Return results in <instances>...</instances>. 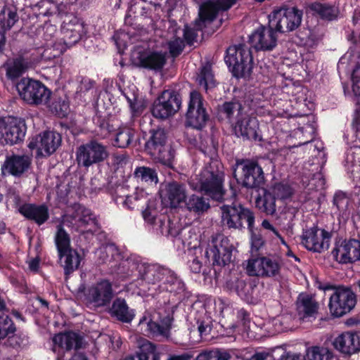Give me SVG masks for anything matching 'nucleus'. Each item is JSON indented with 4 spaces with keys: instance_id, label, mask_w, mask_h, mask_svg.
<instances>
[{
    "instance_id": "nucleus-1",
    "label": "nucleus",
    "mask_w": 360,
    "mask_h": 360,
    "mask_svg": "<svg viewBox=\"0 0 360 360\" xmlns=\"http://www.w3.org/2000/svg\"><path fill=\"white\" fill-rule=\"evenodd\" d=\"M228 200L221 207V222L224 227L230 230L242 231L247 228L249 232L255 231V213L236 198Z\"/></svg>"
},
{
    "instance_id": "nucleus-2",
    "label": "nucleus",
    "mask_w": 360,
    "mask_h": 360,
    "mask_svg": "<svg viewBox=\"0 0 360 360\" xmlns=\"http://www.w3.org/2000/svg\"><path fill=\"white\" fill-rule=\"evenodd\" d=\"M146 136L144 144L146 153L165 168L174 169L175 150L168 141L167 131L160 127L151 129Z\"/></svg>"
},
{
    "instance_id": "nucleus-3",
    "label": "nucleus",
    "mask_w": 360,
    "mask_h": 360,
    "mask_svg": "<svg viewBox=\"0 0 360 360\" xmlns=\"http://www.w3.org/2000/svg\"><path fill=\"white\" fill-rule=\"evenodd\" d=\"M234 247L230 240L224 235L212 236L204 252L205 264L212 266L213 276L217 278L221 269L229 265L232 259Z\"/></svg>"
},
{
    "instance_id": "nucleus-4",
    "label": "nucleus",
    "mask_w": 360,
    "mask_h": 360,
    "mask_svg": "<svg viewBox=\"0 0 360 360\" xmlns=\"http://www.w3.org/2000/svg\"><path fill=\"white\" fill-rule=\"evenodd\" d=\"M224 62L233 77L250 78L254 67L251 47L245 44L229 46L225 51Z\"/></svg>"
},
{
    "instance_id": "nucleus-5",
    "label": "nucleus",
    "mask_w": 360,
    "mask_h": 360,
    "mask_svg": "<svg viewBox=\"0 0 360 360\" xmlns=\"http://www.w3.org/2000/svg\"><path fill=\"white\" fill-rule=\"evenodd\" d=\"M225 174L218 165L212 162L206 166L197 178L195 189L217 201L224 200Z\"/></svg>"
},
{
    "instance_id": "nucleus-6",
    "label": "nucleus",
    "mask_w": 360,
    "mask_h": 360,
    "mask_svg": "<svg viewBox=\"0 0 360 360\" xmlns=\"http://www.w3.org/2000/svg\"><path fill=\"white\" fill-rule=\"evenodd\" d=\"M316 287L323 291L335 289L329 300V310L333 317H341L350 312L356 304V295L351 288L335 287L330 283L316 282Z\"/></svg>"
},
{
    "instance_id": "nucleus-7",
    "label": "nucleus",
    "mask_w": 360,
    "mask_h": 360,
    "mask_svg": "<svg viewBox=\"0 0 360 360\" xmlns=\"http://www.w3.org/2000/svg\"><path fill=\"white\" fill-rule=\"evenodd\" d=\"M236 169L233 176L237 182L246 188H262L265 183L262 167L253 160L240 159L236 160Z\"/></svg>"
},
{
    "instance_id": "nucleus-8",
    "label": "nucleus",
    "mask_w": 360,
    "mask_h": 360,
    "mask_svg": "<svg viewBox=\"0 0 360 360\" xmlns=\"http://www.w3.org/2000/svg\"><path fill=\"white\" fill-rule=\"evenodd\" d=\"M20 97L27 104H47L52 91L41 81L22 77L16 84Z\"/></svg>"
},
{
    "instance_id": "nucleus-9",
    "label": "nucleus",
    "mask_w": 360,
    "mask_h": 360,
    "mask_svg": "<svg viewBox=\"0 0 360 360\" xmlns=\"http://www.w3.org/2000/svg\"><path fill=\"white\" fill-rule=\"evenodd\" d=\"M303 11L296 6H283L274 9L269 15L271 25L278 33L297 30L301 25Z\"/></svg>"
},
{
    "instance_id": "nucleus-10",
    "label": "nucleus",
    "mask_w": 360,
    "mask_h": 360,
    "mask_svg": "<svg viewBox=\"0 0 360 360\" xmlns=\"http://www.w3.org/2000/svg\"><path fill=\"white\" fill-rule=\"evenodd\" d=\"M28 343L27 334L17 328L10 316L4 314L0 315V344L5 348L19 351Z\"/></svg>"
},
{
    "instance_id": "nucleus-11",
    "label": "nucleus",
    "mask_w": 360,
    "mask_h": 360,
    "mask_svg": "<svg viewBox=\"0 0 360 360\" xmlns=\"http://www.w3.org/2000/svg\"><path fill=\"white\" fill-rule=\"evenodd\" d=\"M107 146L96 139H91L77 148L76 160L79 167L89 168L99 165L108 158Z\"/></svg>"
},
{
    "instance_id": "nucleus-12",
    "label": "nucleus",
    "mask_w": 360,
    "mask_h": 360,
    "mask_svg": "<svg viewBox=\"0 0 360 360\" xmlns=\"http://www.w3.org/2000/svg\"><path fill=\"white\" fill-rule=\"evenodd\" d=\"M181 103V96L179 91L172 89L164 90L154 101L151 113L156 118L165 120L180 110Z\"/></svg>"
},
{
    "instance_id": "nucleus-13",
    "label": "nucleus",
    "mask_w": 360,
    "mask_h": 360,
    "mask_svg": "<svg viewBox=\"0 0 360 360\" xmlns=\"http://www.w3.org/2000/svg\"><path fill=\"white\" fill-rule=\"evenodd\" d=\"M210 120V115L205 107L202 96L197 91L190 93L185 124L193 129L202 130Z\"/></svg>"
},
{
    "instance_id": "nucleus-14",
    "label": "nucleus",
    "mask_w": 360,
    "mask_h": 360,
    "mask_svg": "<svg viewBox=\"0 0 360 360\" xmlns=\"http://www.w3.org/2000/svg\"><path fill=\"white\" fill-rule=\"evenodd\" d=\"M331 254L333 259L340 264H353L360 261V240L339 238L335 242Z\"/></svg>"
},
{
    "instance_id": "nucleus-15",
    "label": "nucleus",
    "mask_w": 360,
    "mask_h": 360,
    "mask_svg": "<svg viewBox=\"0 0 360 360\" xmlns=\"http://www.w3.org/2000/svg\"><path fill=\"white\" fill-rule=\"evenodd\" d=\"M231 127L233 134L238 138L255 141L263 140L260 134L259 121L255 116L243 112L239 115Z\"/></svg>"
},
{
    "instance_id": "nucleus-16",
    "label": "nucleus",
    "mask_w": 360,
    "mask_h": 360,
    "mask_svg": "<svg viewBox=\"0 0 360 360\" xmlns=\"http://www.w3.org/2000/svg\"><path fill=\"white\" fill-rule=\"evenodd\" d=\"M278 33L269 20L267 25H260L254 30L249 41L257 51H272L277 46Z\"/></svg>"
},
{
    "instance_id": "nucleus-17",
    "label": "nucleus",
    "mask_w": 360,
    "mask_h": 360,
    "mask_svg": "<svg viewBox=\"0 0 360 360\" xmlns=\"http://www.w3.org/2000/svg\"><path fill=\"white\" fill-rule=\"evenodd\" d=\"M27 132L25 121L17 117H11L3 126H0L2 144L13 146L22 143Z\"/></svg>"
},
{
    "instance_id": "nucleus-18",
    "label": "nucleus",
    "mask_w": 360,
    "mask_h": 360,
    "mask_svg": "<svg viewBox=\"0 0 360 360\" xmlns=\"http://www.w3.org/2000/svg\"><path fill=\"white\" fill-rule=\"evenodd\" d=\"M112 283L108 279H101L89 286L85 293L86 300L98 307L109 305L114 297Z\"/></svg>"
},
{
    "instance_id": "nucleus-19",
    "label": "nucleus",
    "mask_w": 360,
    "mask_h": 360,
    "mask_svg": "<svg viewBox=\"0 0 360 360\" xmlns=\"http://www.w3.org/2000/svg\"><path fill=\"white\" fill-rule=\"evenodd\" d=\"M281 264L270 257H258L248 260L247 271L250 276L274 278L280 275Z\"/></svg>"
},
{
    "instance_id": "nucleus-20",
    "label": "nucleus",
    "mask_w": 360,
    "mask_h": 360,
    "mask_svg": "<svg viewBox=\"0 0 360 360\" xmlns=\"http://www.w3.org/2000/svg\"><path fill=\"white\" fill-rule=\"evenodd\" d=\"M319 231L317 226L303 231L301 243L307 250L321 253L329 248L331 233L325 229H321L320 238L318 235Z\"/></svg>"
},
{
    "instance_id": "nucleus-21",
    "label": "nucleus",
    "mask_w": 360,
    "mask_h": 360,
    "mask_svg": "<svg viewBox=\"0 0 360 360\" xmlns=\"http://www.w3.org/2000/svg\"><path fill=\"white\" fill-rule=\"evenodd\" d=\"M62 139L59 133L46 131L39 136L32 138L27 147L30 150L37 149L38 155L49 157L56 151Z\"/></svg>"
},
{
    "instance_id": "nucleus-22",
    "label": "nucleus",
    "mask_w": 360,
    "mask_h": 360,
    "mask_svg": "<svg viewBox=\"0 0 360 360\" xmlns=\"http://www.w3.org/2000/svg\"><path fill=\"white\" fill-rule=\"evenodd\" d=\"M32 165V158L26 154H7L1 165L3 176H12L20 178L28 172Z\"/></svg>"
},
{
    "instance_id": "nucleus-23",
    "label": "nucleus",
    "mask_w": 360,
    "mask_h": 360,
    "mask_svg": "<svg viewBox=\"0 0 360 360\" xmlns=\"http://www.w3.org/2000/svg\"><path fill=\"white\" fill-rule=\"evenodd\" d=\"M160 195L163 203L172 208L186 202V188L184 184L172 181L162 185Z\"/></svg>"
},
{
    "instance_id": "nucleus-24",
    "label": "nucleus",
    "mask_w": 360,
    "mask_h": 360,
    "mask_svg": "<svg viewBox=\"0 0 360 360\" xmlns=\"http://www.w3.org/2000/svg\"><path fill=\"white\" fill-rule=\"evenodd\" d=\"M333 347L341 354L351 356L360 352V331H345L333 341Z\"/></svg>"
},
{
    "instance_id": "nucleus-25",
    "label": "nucleus",
    "mask_w": 360,
    "mask_h": 360,
    "mask_svg": "<svg viewBox=\"0 0 360 360\" xmlns=\"http://www.w3.org/2000/svg\"><path fill=\"white\" fill-rule=\"evenodd\" d=\"M352 129L355 135L353 145L346 153V166L352 173L359 171L360 167V111L352 122Z\"/></svg>"
},
{
    "instance_id": "nucleus-26",
    "label": "nucleus",
    "mask_w": 360,
    "mask_h": 360,
    "mask_svg": "<svg viewBox=\"0 0 360 360\" xmlns=\"http://www.w3.org/2000/svg\"><path fill=\"white\" fill-rule=\"evenodd\" d=\"M319 304L311 295L307 293H300L296 301L297 315L303 322H312L318 315Z\"/></svg>"
},
{
    "instance_id": "nucleus-27",
    "label": "nucleus",
    "mask_w": 360,
    "mask_h": 360,
    "mask_svg": "<svg viewBox=\"0 0 360 360\" xmlns=\"http://www.w3.org/2000/svg\"><path fill=\"white\" fill-rule=\"evenodd\" d=\"M18 212L27 220L40 226L50 218L48 206L43 204L23 203L18 207Z\"/></svg>"
},
{
    "instance_id": "nucleus-28",
    "label": "nucleus",
    "mask_w": 360,
    "mask_h": 360,
    "mask_svg": "<svg viewBox=\"0 0 360 360\" xmlns=\"http://www.w3.org/2000/svg\"><path fill=\"white\" fill-rule=\"evenodd\" d=\"M61 32L64 44L68 48H70L82 39L86 34V30L84 23L75 18L69 22H63Z\"/></svg>"
},
{
    "instance_id": "nucleus-29",
    "label": "nucleus",
    "mask_w": 360,
    "mask_h": 360,
    "mask_svg": "<svg viewBox=\"0 0 360 360\" xmlns=\"http://www.w3.org/2000/svg\"><path fill=\"white\" fill-rule=\"evenodd\" d=\"M136 66L155 72L161 71L167 63V55L162 51L141 52Z\"/></svg>"
},
{
    "instance_id": "nucleus-30",
    "label": "nucleus",
    "mask_w": 360,
    "mask_h": 360,
    "mask_svg": "<svg viewBox=\"0 0 360 360\" xmlns=\"http://www.w3.org/2000/svg\"><path fill=\"white\" fill-rule=\"evenodd\" d=\"M139 278L148 284L162 283L170 274V269L158 264H143L139 266Z\"/></svg>"
},
{
    "instance_id": "nucleus-31",
    "label": "nucleus",
    "mask_w": 360,
    "mask_h": 360,
    "mask_svg": "<svg viewBox=\"0 0 360 360\" xmlns=\"http://www.w3.org/2000/svg\"><path fill=\"white\" fill-rule=\"evenodd\" d=\"M243 106L240 100L233 98L230 101H226L217 107V117L219 121H226L233 124V120L238 119L239 115L243 113Z\"/></svg>"
},
{
    "instance_id": "nucleus-32",
    "label": "nucleus",
    "mask_w": 360,
    "mask_h": 360,
    "mask_svg": "<svg viewBox=\"0 0 360 360\" xmlns=\"http://www.w3.org/2000/svg\"><path fill=\"white\" fill-rule=\"evenodd\" d=\"M306 9L313 16L323 21L337 20L340 15L338 7L328 3L312 2L307 5Z\"/></svg>"
},
{
    "instance_id": "nucleus-33",
    "label": "nucleus",
    "mask_w": 360,
    "mask_h": 360,
    "mask_svg": "<svg viewBox=\"0 0 360 360\" xmlns=\"http://www.w3.org/2000/svg\"><path fill=\"white\" fill-rule=\"evenodd\" d=\"M162 290H165L172 294L175 297V301L179 302L183 301L186 296V285L184 282L176 274L170 269L165 280L159 285Z\"/></svg>"
},
{
    "instance_id": "nucleus-34",
    "label": "nucleus",
    "mask_w": 360,
    "mask_h": 360,
    "mask_svg": "<svg viewBox=\"0 0 360 360\" xmlns=\"http://www.w3.org/2000/svg\"><path fill=\"white\" fill-rule=\"evenodd\" d=\"M53 342L65 351L69 352L74 349L79 350L84 347V337L79 333L73 330H68L64 333H60L53 338Z\"/></svg>"
},
{
    "instance_id": "nucleus-35",
    "label": "nucleus",
    "mask_w": 360,
    "mask_h": 360,
    "mask_svg": "<svg viewBox=\"0 0 360 360\" xmlns=\"http://www.w3.org/2000/svg\"><path fill=\"white\" fill-rule=\"evenodd\" d=\"M172 321L173 319L167 316L163 319L162 323L160 324L152 321L150 319L148 320L146 316H143L139 320V326L141 327V330H143V326L146 327L144 331L146 333V335L148 336H166L171 328Z\"/></svg>"
},
{
    "instance_id": "nucleus-36",
    "label": "nucleus",
    "mask_w": 360,
    "mask_h": 360,
    "mask_svg": "<svg viewBox=\"0 0 360 360\" xmlns=\"http://www.w3.org/2000/svg\"><path fill=\"white\" fill-rule=\"evenodd\" d=\"M255 198L256 207L266 215L273 216L276 212V197L271 191L263 186L257 189Z\"/></svg>"
},
{
    "instance_id": "nucleus-37",
    "label": "nucleus",
    "mask_w": 360,
    "mask_h": 360,
    "mask_svg": "<svg viewBox=\"0 0 360 360\" xmlns=\"http://www.w3.org/2000/svg\"><path fill=\"white\" fill-rule=\"evenodd\" d=\"M109 313L117 321L125 323H130L135 317V310L130 309L126 300L122 297L113 300Z\"/></svg>"
},
{
    "instance_id": "nucleus-38",
    "label": "nucleus",
    "mask_w": 360,
    "mask_h": 360,
    "mask_svg": "<svg viewBox=\"0 0 360 360\" xmlns=\"http://www.w3.org/2000/svg\"><path fill=\"white\" fill-rule=\"evenodd\" d=\"M219 10L213 0L203 2L199 8L198 18L195 20V27L202 30L206 22H213L219 14Z\"/></svg>"
},
{
    "instance_id": "nucleus-39",
    "label": "nucleus",
    "mask_w": 360,
    "mask_h": 360,
    "mask_svg": "<svg viewBox=\"0 0 360 360\" xmlns=\"http://www.w3.org/2000/svg\"><path fill=\"white\" fill-rule=\"evenodd\" d=\"M58 255L65 277L69 276L79 267L82 257L77 250L72 248L66 250L63 255L60 253H58Z\"/></svg>"
},
{
    "instance_id": "nucleus-40",
    "label": "nucleus",
    "mask_w": 360,
    "mask_h": 360,
    "mask_svg": "<svg viewBox=\"0 0 360 360\" xmlns=\"http://www.w3.org/2000/svg\"><path fill=\"white\" fill-rule=\"evenodd\" d=\"M49 110L60 118L66 117L70 112V103L68 99L56 94H51L47 104H45Z\"/></svg>"
},
{
    "instance_id": "nucleus-41",
    "label": "nucleus",
    "mask_w": 360,
    "mask_h": 360,
    "mask_svg": "<svg viewBox=\"0 0 360 360\" xmlns=\"http://www.w3.org/2000/svg\"><path fill=\"white\" fill-rule=\"evenodd\" d=\"M194 321L197 326L200 336L202 338L209 335L213 328V319L210 313L207 312L205 309H201L195 312Z\"/></svg>"
},
{
    "instance_id": "nucleus-42",
    "label": "nucleus",
    "mask_w": 360,
    "mask_h": 360,
    "mask_svg": "<svg viewBox=\"0 0 360 360\" xmlns=\"http://www.w3.org/2000/svg\"><path fill=\"white\" fill-rule=\"evenodd\" d=\"M138 352H143L147 354L148 358L147 360H160V357L158 353L155 352V347L154 345L148 342L146 344H143L137 349ZM193 358V353L192 352H184L179 355H170L167 360H191Z\"/></svg>"
},
{
    "instance_id": "nucleus-43",
    "label": "nucleus",
    "mask_w": 360,
    "mask_h": 360,
    "mask_svg": "<svg viewBox=\"0 0 360 360\" xmlns=\"http://www.w3.org/2000/svg\"><path fill=\"white\" fill-rule=\"evenodd\" d=\"M17 9L13 6H4L0 8V30L6 32L18 21Z\"/></svg>"
},
{
    "instance_id": "nucleus-44",
    "label": "nucleus",
    "mask_w": 360,
    "mask_h": 360,
    "mask_svg": "<svg viewBox=\"0 0 360 360\" xmlns=\"http://www.w3.org/2000/svg\"><path fill=\"white\" fill-rule=\"evenodd\" d=\"M136 131L131 127L119 128L114 139V146L120 148H127L134 140Z\"/></svg>"
},
{
    "instance_id": "nucleus-45",
    "label": "nucleus",
    "mask_w": 360,
    "mask_h": 360,
    "mask_svg": "<svg viewBox=\"0 0 360 360\" xmlns=\"http://www.w3.org/2000/svg\"><path fill=\"white\" fill-rule=\"evenodd\" d=\"M54 240L58 253H60L61 255H63L66 250L72 248L71 247L70 234L65 230L63 224H59L56 226V233Z\"/></svg>"
},
{
    "instance_id": "nucleus-46",
    "label": "nucleus",
    "mask_w": 360,
    "mask_h": 360,
    "mask_svg": "<svg viewBox=\"0 0 360 360\" xmlns=\"http://www.w3.org/2000/svg\"><path fill=\"white\" fill-rule=\"evenodd\" d=\"M186 208L195 213L200 214L206 212L210 207V202L204 197L197 195H191L185 202Z\"/></svg>"
},
{
    "instance_id": "nucleus-47",
    "label": "nucleus",
    "mask_w": 360,
    "mask_h": 360,
    "mask_svg": "<svg viewBox=\"0 0 360 360\" xmlns=\"http://www.w3.org/2000/svg\"><path fill=\"white\" fill-rule=\"evenodd\" d=\"M307 360H333V352L324 347L314 346L307 349Z\"/></svg>"
},
{
    "instance_id": "nucleus-48",
    "label": "nucleus",
    "mask_w": 360,
    "mask_h": 360,
    "mask_svg": "<svg viewBox=\"0 0 360 360\" xmlns=\"http://www.w3.org/2000/svg\"><path fill=\"white\" fill-rule=\"evenodd\" d=\"M150 7L148 6L146 1H131L125 18V22L127 23L128 19L134 15V18L139 16L148 18L150 15Z\"/></svg>"
},
{
    "instance_id": "nucleus-49",
    "label": "nucleus",
    "mask_w": 360,
    "mask_h": 360,
    "mask_svg": "<svg viewBox=\"0 0 360 360\" xmlns=\"http://www.w3.org/2000/svg\"><path fill=\"white\" fill-rule=\"evenodd\" d=\"M231 354L224 349H205L202 350L195 360H230Z\"/></svg>"
},
{
    "instance_id": "nucleus-50",
    "label": "nucleus",
    "mask_w": 360,
    "mask_h": 360,
    "mask_svg": "<svg viewBox=\"0 0 360 360\" xmlns=\"http://www.w3.org/2000/svg\"><path fill=\"white\" fill-rule=\"evenodd\" d=\"M26 68L24 58L20 56L14 58L12 64L6 68V77L12 80L18 79L24 73Z\"/></svg>"
},
{
    "instance_id": "nucleus-51",
    "label": "nucleus",
    "mask_w": 360,
    "mask_h": 360,
    "mask_svg": "<svg viewBox=\"0 0 360 360\" xmlns=\"http://www.w3.org/2000/svg\"><path fill=\"white\" fill-rule=\"evenodd\" d=\"M134 176L141 181L155 183L158 181V174L155 169L148 167H138L135 169Z\"/></svg>"
},
{
    "instance_id": "nucleus-52",
    "label": "nucleus",
    "mask_w": 360,
    "mask_h": 360,
    "mask_svg": "<svg viewBox=\"0 0 360 360\" xmlns=\"http://www.w3.org/2000/svg\"><path fill=\"white\" fill-rule=\"evenodd\" d=\"M199 84L207 90L215 87L216 82L214 74L210 66H203L199 75Z\"/></svg>"
},
{
    "instance_id": "nucleus-53",
    "label": "nucleus",
    "mask_w": 360,
    "mask_h": 360,
    "mask_svg": "<svg viewBox=\"0 0 360 360\" xmlns=\"http://www.w3.org/2000/svg\"><path fill=\"white\" fill-rule=\"evenodd\" d=\"M51 0H41L36 5L38 8L37 17L45 16L50 17L56 14L58 11V4H53Z\"/></svg>"
},
{
    "instance_id": "nucleus-54",
    "label": "nucleus",
    "mask_w": 360,
    "mask_h": 360,
    "mask_svg": "<svg viewBox=\"0 0 360 360\" xmlns=\"http://www.w3.org/2000/svg\"><path fill=\"white\" fill-rule=\"evenodd\" d=\"M271 193L275 195L276 199L285 200L290 199L293 195L292 188L283 183H276L272 187Z\"/></svg>"
},
{
    "instance_id": "nucleus-55",
    "label": "nucleus",
    "mask_w": 360,
    "mask_h": 360,
    "mask_svg": "<svg viewBox=\"0 0 360 360\" xmlns=\"http://www.w3.org/2000/svg\"><path fill=\"white\" fill-rule=\"evenodd\" d=\"M349 198L346 193L342 191H338L335 193L333 200V204L337 207L338 211L342 214L348 209Z\"/></svg>"
},
{
    "instance_id": "nucleus-56",
    "label": "nucleus",
    "mask_w": 360,
    "mask_h": 360,
    "mask_svg": "<svg viewBox=\"0 0 360 360\" xmlns=\"http://www.w3.org/2000/svg\"><path fill=\"white\" fill-rule=\"evenodd\" d=\"M93 122L101 130L110 132L113 129V126L110 124L108 118L106 116H103L99 111H96L95 115L93 117Z\"/></svg>"
},
{
    "instance_id": "nucleus-57",
    "label": "nucleus",
    "mask_w": 360,
    "mask_h": 360,
    "mask_svg": "<svg viewBox=\"0 0 360 360\" xmlns=\"http://www.w3.org/2000/svg\"><path fill=\"white\" fill-rule=\"evenodd\" d=\"M168 48L171 56L173 58H176L182 53L184 45L183 44V41L178 38L174 41H169Z\"/></svg>"
},
{
    "instance_id": "nucleus-58",
    "label": "nucleus",
    "mask_w": 360,
    "mask_h": 360,
    "mask_svg": "<svg viewBox=\"0 0 360 360\" xmlns=\"http://www.w3.org/2000/svg\"><path fill=\"white\" fill-rule=\"evenodd\" d=\"M197 31L198 30L196 28L195 30L189 27L188 25L184 26V39L188 45L192 46L196 41V38L198 37Z\"/></svg>"
},
{
    "instance_id": "nucleus-59",
    "label": "nucleus",
    "mask_w": 360,
    "mask_h": 360,
    "mask_svg": "<svg viewBox=\"0 0 360 360\" xmlns=\"http://www.w3.org/2000/svg\"><path fill=\"white\" fill-rule=\"evenodd\" d=\"M251 233V245L253 250H259L264 244V240L262 236L252 232Z\"/></svg>"
},
{
    "instance_id": "nucleus-60",
    "label": "nucleus",
    "mask_w": 360,
    "mask_h": 360,
    "mask_svg": "<svg viewBox=\"0 0 360 360\" xmlns=\"http://www.w3.org/2000/svg\"><path fill=\"white\" fill-rule=\"evenodd\" d=\"M238 0H215L214 1L219 11H226L231 8Z\"/></svg>"
},
{
    "instance_id": "nucleus-61",
    "label": "nucleus",
    "mask_w": 360,
    "mask_h": 360,
    "mask_svg": "<svg viewBox=\"0 0 360 360\" xmlns=\"http://www.w3.org/2000/svg\"><path fill=\"white\" fill-rule=\"evenodd\" d=\"M237 319L246 326L250 322V313L244 308L239 309L237 310Z\"/></svg>"
},
{
    "instance_id": "nucleus-62",
    "label": "nucleus",
    "mask_w": 360,
    "mask_h": 360,
    "mask_svg": "<svg viewBox=\"0 0 360 360\" xmlns=\"http://www.w3.org/2000/svg\"><path fill=\"white\" fill-rule=\"evenodd\" d=\"M188 267L191 271L193 274H200L202 270V262H200L197 257L193 258L192 260H189Z\"/></svg>"
},
{
    "instance_id": "nucleus-63",
    "label": "nucleus",
    "mask_w": 360,
    "mask_h": 360,
    "mask_svg": "<svg viewBox=\"0 0 360 360\" xmlns=\"http://www.w3.org/2000/svg\"><path fill=\"white\" fill-rule=\"evenodd\" d=\"M95 82L88 77H84L82 79L79 86V91L82 92H86L91 89L94 86Z\"/></svg>"
},
{
    "instance_id": "nucleus-64",
    "label": "nucleus",
    "mask_w": 360,
    "mask_h": 360,
    "mask_svg": "<svg viewBox=\"0 0 360 360\" xmlns=\"http://www.w3.org/2000/svg\"><path fill=\"white\" fill-rule=\"evenodd\" d=\"M278 360H307L305 356L301 354H295L290 355L289 353L284 352L280 356Z\"/></svg>"
}]
</instances>
